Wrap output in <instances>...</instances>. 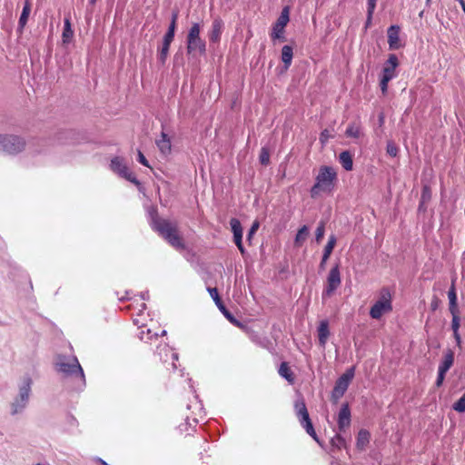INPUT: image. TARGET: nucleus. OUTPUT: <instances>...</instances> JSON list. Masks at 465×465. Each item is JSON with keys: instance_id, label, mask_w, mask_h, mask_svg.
I'll return each mask as SVG.
<instances>
[{"instance_id": "1", "label": "nucleus", "mask_w": 465, "mask_h": 465, "mask_svg": "<svg viewBox=\"0 0 465 465\" xmlns=\"http://www.w3.org/2000/svg\"><path fill=\"white\" fill-rule=\"evenodd\" d=\"M337 178L335 170L329 166H322L311 189V197L317 198L321 193H330Z\"/></svg>"}, {"instance_id": "2", "label": "nucleus", "mask_w": 465, "mask_h": 465, "mask_svg": "<svg viewBox=\"0 0 465 465\" xmlns=\"http://www.w3.org/2000/svg\"><path fill=\"white\" fill-rule=\"evenodd\" d=\"M155 228L173 247L184 249L183 238L176 224L167 220H159L155 222Z\"/></svg>"}, {"instance_id": "3", "label": "nucleus", "mask_w": 465, "mask_h": 465, "mask_svg": "<svg viewBox=\"0 0 465 465\" xmlns=\"http://www.w3.org/2000/svg\"><path fill=\"white\" fill-rule=\"evenodd\" d=\"M55 368L57 371L65 375H79L82 380H84L83 369L76 358H67L64 355H58L55 359Z\"/></svg>"}, {"instance_id": "4", "label": "nucleus", "mask_w": 465, "mask_h": 465, "mask_svg": "<svg viewBox=\"0 0 465 465\" xmlns=\"http://www.w3.org/2000/svg\"><path fill=\"white\" fill-rule=\"evenodd\" d=\"M391 309V294L389 290H382L379 300L371 309V316L374 319L381 318Z\"/></svg>"}, {"instance_id": "5", "label": "nucleus", "mask_w": 465, "mask_h": 465, "mask_svg": "<svg viewBox=\"0 0 465 465\" xmlns=\"http://www.w3.org/2000/svg\"><path fill=\"white\" fill-rule=\"evenodd\" d=\"M200 25L193 24L187 35V52L188 54L205 51V43L200 37Z\"/></svg>"}, {"instance_id": "6", "label": "nucleus", "mask_w": 465, "mask_h": 465, "mask_svg": "<svg viewBox=\"0 0 465 465\" xmlns=\"http://www.w3.org/2000/svg\"><path fill=\"white\" fill-rule=\"evenodd\" d=\"M32 381L30 378H24L19 385V393L15 401L12 404L14 413L19 412L27 403Z\"/></svg>"}, {"instance_id": "7", "label": "nucleus", "mask_w": 465, "mask_h": 465, "mask_svg": "<svg viewBox=\"0 0 465 465\" xmlns=\"http://www.w3.org/2000/svg\"><path fill=\"white\" fill-rule=\"evenodd\" d=\"M399 65V60L393 54L389 55L388 61L385 63L382 77L381 80V89L382 94L387 92L388 83L395 74V70Z\"/></svg>"}, {"instance_id": "8", "label": "nucleus", "mask_w": 465, "mask_h": 465, "mask_svg": "<svg viewBox=\"0 0 465 465\" xmlns=\"http://www.w3.org/2000/svg\"><path fill=\"white\" fill-rule=\"evenodd\" d=\"M341 282V280L339 264H336L330 270L328 273L324 295L327 297L332 296L335 290L340 286Z\"/></svg>"}, {"instance_id": "9", "label": "nucleus", "mask_w": 465, "mask_h": 465, "mask_svg": "<svg viewBox=\"0 0 465 465\" xmlns=\"http://www.w3.org/2000/svg\"><path fill=\"white\" fill-rule=\"evenodd\" d=\"M290 9L288 6L284 7L282 11L280 17L277 19L272 28V38L284 41V28L289 22Z\"/></svg>"}, {"instance_id": "10", "label": "nucleus", "mask_w": 465, "mask_h": 465, "mask_svg": "<svg viewBox=\"0 0 465 465\" xmlns=\"http://www.w3.org/2000/svg\"><path fill=\"white\" fill-rule=\"evenodd\" d=\"M354 375L353 370L347 371L344 374H342L340 379L337 381L336 385L332 391V398L337 401L339 400L347 390L351 381L352 380Z\"/></svg>"}, {"instance_id": "11", "label": "nucleus", "mask_w": 465, "mask_h": 465, "mask_svg": "<svg viewBox=\"0 0 465 465\" xmlns=\"http://www.w3.org/2000/svg\"><path fill=\"white\" fill-rule=\"evenodd\" d=\"M4 147L9 153H18L25 149L26 142L19 136H8L4 139Z\"/></svg>"}, {"instance_id": "12", "label": "nucleus", "mask_w": 465, "mask_h": 465, "mask_svg": "<svg viewBox=\"0 0 465 465\" xmlns=\"http://www.w3.org/2000/svg\"><path fill=\"white\" fill-rule=\"evenodd\" d=\"M296 408H297V411H298V414L299 416H301L302 418V422H303V426L304 428L306 429V431L308 432V434H310L312 437H313L314 439H316V434H315V430L312 427V424L309 419V413L307 411V409L305 407V404L303 402L302 403H298L296 405Z\"/></svg>"}, {"instance_id": "13", "label": "nucleus", "mask_w": 465, "mask_h": 465, "mask_svg": "<svg viewBox=\"0 0 465 465\" xmlns=\"http://www.w3.org/2000/svg\"><path fill=\"white\" fill-rule=\"evenodd\" d=\"M230 224L232 227V231L233 232V239L236 246L238 247L239 251L243 253L244 249L242 243V227L241 225V223L236 218H232L230 221Z\"/></svg>"}, {"instance_id": "14", "label": "nucleus", "mask_w": 465, "mask_h": 465, "mask_svg": "<svg viewBox=\"0 0 465 465\" xmlns=\"http://www.w3.org/2000/svg\"><path fill=\"white\" fill-rule=\"evenodd\" d=\"M388 43L390 49L397 50L401 47L400 43V27L398 25H391L387 32Z\"/></svg>"}, {"instance_id": "15", "label": "nucleus", "mask_w": 465, "mask_h": 465, "mask_svg": "<svg viewBox=\"0 0 465 465\" xmlns=\"http://www.w3.org/2000/svg\"><path fill=\"white\" fill-rule=\"evenodd\" d=\"M111 167L112 169L118 173L119 174L123 175L124 177L127 178L128 180H132V173L129 172L126 165L124 163V161L121 158H114L111 162Z\"/></svg>"}, {"instance_id": "16", "label": "nucleus", "mask_w": 465, "mask_h": 465, "mask_svg": "<svg viewBox=\"0 0 465 465\" xmlns=\"http://www.w3.org/2000/svg\"><path fill=\"white\" fill-rule=\"evenodd\" d=\"M156 144L160 150V152L163 155H169L172 152L171 140L168 135L164 133H162L161 138L157 140Z\"/></svg>"}, {"instance_id": "17", "label": "nucleus", "mask_w": 465, "mask_h": 465, "mask_svg": "<svg viewBox=\"0 0 465 465\" xmlns=\"http://www.w3.org/2000/svg\"><path fill=\"white\" fill-rule=\"evenodd\" d=\"M338 423L340 430H344L350 426L351 413L347 406H343L340 411Z\"/></svg>"}, {"instance_id": "18", "label": "nucleus", "mask_w": 465, "mask_h": 465, "mask_svg": "<svg viewBox=\"0 0 465 465\" xmlns=\"http://www.w3.org/2000/svg\"><path fill=\"white\" fill-rule=\"evenodd\" d=\"M448 296H449V300H450V311L453 317L452 320H458L459 312H458V308H457V303H456L457 296H456V292H455L454 283L451 284V287L449 291Z\"/></svg>"}, {"instance_id": "19", "label": "nucleus", "mask_w": 465, "mask_h": 465, "mask_svg": "<svg viewBox=\"0 0 465 465\" xmlns=\"http://www.w3.org/2000/svg\"><path fill=\"white\" fill-rule=\"evenodd\" d=\"M336 244V238L332 235L330 237L328 243L326 244L323 252V256L321 262V268H324L327 260L330 258Z\"/></svg>"}, {"instance_id": "20", "label": "nucleus", "mask_w": 465, "mask_h": 465, "mask_svg": "<svg viewBox=\"0 0 465 465\" xmlns=\"http://www.w3.org/2000/svg\"><path fill=\"white\" fill-rule=\"evenodd\" d=\"M293 56L292 47L290 45H284L282 49L281 58L284 64V70L286 71L292 64Z\"/></svg>"}, {"instance_id": "21", "label": "nucleus", "mask_w": 465, "mask_h": 465, "mask_svg": "<svg viewBox=\"0 0 465 465\" xmlns=\"http://www.w3.org/2000/svg\"><path fill=\"white\" fill-rule=\"evenodd\" d=\"M309 235V229L306 225L302 226L297 232L294 239V247L299 248L302 246Z\"/></svg>"}, {"instance_id": "22", "label": "nucleus", "mask_w": 465, "mask_h": 465, "mask_svg": "<svg viewBox=\"0 0 465 465\" xmlns=\"http://www.w3.org/2000/svg\"><path fill=\"white\" fill-rule=\"evenodd\" d=\"M370 433L365 430H361L357 437V448L361 450H364L370 442Z\"/></svg>"}, {"instance_id": "23", "label": "nucleus", "mask_w": 465, "mask_h": 465, "mask_svg": "<svg viewBox=\"0 0 465 465\" xmlns=\"http://www.w3.org/2000/svg\"><path fill=\"white\" fill-rule=\"evenodd\" d=\"M177 16H178L177 13H174L173 15L172 23L169 26V30H168L167 34L164 36L163 44H165V45H170L173 39Z\"/></svg>"}, {"instance_id": "24", "label": "nucleus", "mask_w": 465, "mask_h": 465, "mask_svg": "<svg viewBox=\"0 0 465 465\" xmlns=\"http://www.w3.org/2000/svg\"><path fill=\"white\" fill-rule=\"evenodd\" d=\"M73 36H74V31L72 30L71 23H70L69 19H65L64 20V31H63V35H62L63 44L64 45L69 44L72 41Z\"/></svg>"}, {"instance_id": "25", "label": "nucleus", "mask_w": 465, "mask_h": 465, "mask_svg": "<svg viewBox=\"0 0 465 465\" xmlns=\"http://www.w3.org/2000/svg\"><path fill=\"white\" fill-rule=\"evenodd\" d=\"M454 361V353L451 351H448L444 356V360L441 363V365L439 367V371L440 372H447L448 370L450 368Z\"/></svg>"}, {"instance_id": "26", "label": "nucleus", "mask_w": 465, "mask_h": 465, "mask_svg": "<svg viewBox=\"0 0 465 465\" xmlns=\"http://www.w3.org/2000/svg\"><path fill=\"white\" fill-rule=\"evenodd\" d=\"M208 290L211 297L215 301L218 307L223 312L225 317H227L229 320H233L229 312L222 304L217 290L215 288H209Z\"/></svg>"}, {"instance_id": "27", "label": "nucleus", "mask_w": 465, "mask_h": 465, "mask_svg": "<svg viewBox=\"0 0 465 465\" xmlns=\"http://www.w3.org/2000/svg\"><path fill=\"white\" fill-rule=\"evenodd\" d=\"M30 12H31V4H30L29 0H26L25 7L22 12V15L19 19L20 30H23V28L25 26V25L28 21L29 15H30Z\"/></svg>"}, {"instance_id": "28", "label": "nucleus", "mask_w": 465, "mask_h": 465, "mask_svg": "<svg viewBox=\"0 0 465 465\" xmlns=\"http://www.w3.org/2000/svg\"><path fill=\"white\" fill-rule=\"evenodd\" d=\"M329 327L325 322H322L318 329L319 342L322 346H324L329 337Z\"/></svg>"}, {"instance_id": "29", "label": "nucleus", "mask_w": 465, "mask_h": 465, "mask_svg": "<svg viewBox=\"0 0 465 465\" xmlns=\"http://www.w3.org/2000/svg\"><path fill=\"white\" fill-rule=\"evenodd\" d=\"M340 162L347 171H351L352 169L353 162L349 152L345 151L340 154Z\"/></svg>"}, {"instance_id": "30", "label": "nucleus", "mask_w": 465, "mask_h": 465, "mask_svg": "<svg viewBox=\"0 0 465 465\" xmlns=\"http://www.w3.org/2000/svg\"><path fill=\"white\" fill-rule=\"evenodd\" d=\"M279 373L282 377H284L288 381L292 382V381H293V374L291 371V370H290V368H289L287 363H285V362L282 363V365L280 367V370H279Z\"/></svg>"}, {"instance_id": "31", "label": "nucleus", "mask_w": 465, "mask_h": 465, "mask_svg": "<svg viewBox=\"0 0 465 465\" xmlns=\"http://www.w3.org/2000/svg\"><path fill=\"white\" fill-rule=\"evenodd\" d=\"M221 36V23L220 22H214L212 33L210 35V39L213 42H218L220 40Z\"/></svg>"}, {"instance_id": "32", "label": "nucleus", "mask_w": 465, "mask_h": 465, "mask_svg": "<svg viewBox=\"0 0 465 465\" xmlns=\"http://www.w3.org/2000/svg\"><path fill=\"white\" fill-rule=\"evenodd\" d=\"M260 163L263 165H267L270 163V153L268 149L262 148L260 153Z\"/></svg>"}, {"instance_id": "33", "label": "nucleus", "mask_w": 465, "mask_h": 465, "mask_svg": "<svg viewBox=\"0 0 465 465\" xmlns=\"http://www.w3.org/2000/svg\"><path fill=\"white\" fill-rule=\"evenodd\" d=\"M324 232H325V228H324V223H322L317 230H316V232H315V240L318 243L321 242L322 239L323 238L324 236Z\"/></svg>"}, {"instance_id": "34", "label": "nucleus", "mask_w": 465, "mask_h": 465, "mask_svg": "<svg viewBox=\"0 0 465 465\" xmlns=\"http://www.w3.org/2000/svg\"><path fill=\"white\" fill-rule=\"evenodd\" d=\"M453 409L459 412L465 411V394L453 405Z\"/></svg>"}, {"instance_id": "35", "label": "nucleus", "mask_w": 465, "mask_h": 465, "mask_svg": "<svg viewBox=\"0 0 465 465\" xmlns=\"http://www.w3.org/2000/svg\"><path fill=\"white\" fill-rule=\"evenodd\" d=\"M169 46L170 45H165V44H163V48H162V50L160 52L159 59H160L162 64H164V62H165V60L167 58Z\"/></svg>"}, {"instance_id": "36", "label": "nucleus", "mask_w": 465, "mask_h": 465, "mask_svg": "<svg viewBox=\"0 0 465 465\" xmlns=\"http://www.w3.org/2000/svg\"><path fill=\"white\" fill-rule=\"evenodd\" d=\"M260 223L258 221H254L248 233V241H251L253 234L258 231Z\"/></svg>"}, {"instance_id": "37", "label": "nucleus", "mask_w": 465, "mask_h": 465, "mask_svg": "<svg viewBox=\"0 0 465 465\" xmlns=\"http://www.w3.org/2000/svg\"><path fill=\"white\" fill-rule=\"evenodd\" d=\"M459 327H460L459 322H453V323H452V330H453V332H454V336H455L457 344L460 346V335L458 332Z\"/></svg>"}, {"instance_id": "38", "label": "nucleus", "mask_w": 465, "mask_h": 465, "mask_svg": "<svg viewBox=\"0 0 465 465\" xmlns=\"http://www.w3.org/2000/svg\"><path fill=\"white\" fill-rule=\"evenodd\" d=\"M387 153L392 157H395L398 153V148L392 143H389L387 145Z\"/></svg>"}, {"instance_id": "39", "label": "nucleus", "mask_w": 465, "mask_h": 465, "mask_svg": "<svg viewBox=\"0 0 465 465\" xmlns=\"http://www.w3.org/2000/svg\"><path fill=\"white\" fill-rule=\"evenodd\" d=\"M376 6V0H368L369 9V21H371V16Z\"/></svg>"}, {"instance_id": "40", "label": "nucleus", "mask_w": 465, "mask_h": 465, "mask_svg": "<svg viewBox=\"0 0 465 465\" xmlns=\"http://www.w3.org/2000/svg\"><path fill=\"white\" fill-rule=\"evenodd\" d=\"M360 134V131L358 128L350 127L346 131V135L349 137H358Z\"/></svg>"}, {"instance_id": "41", "label": "nucleus", "mask_w": 465, "mask_h": 465, "mask_svg": "<svg viewBox=\"0 0 465 465\" xmlns=\"http://www.w3.org/2000/svg\"><path fill=\"white\" fill-rule=\"evenodd\" d=\"M331 137V134L329 133L328 130H324L322 132L321 135H320V141L322 143H325L329 138Z\"/></svg>"}, {"instance_id": "42", "label": "nucleus", "mask_w": 465, "mask_h": 465, "mask_svg": "<svg viewBox=\"0 0 465 465\" xmlns=\"http://www.w3.org/2000/svg\"><path fill=\"white\" fill-rule=\"evenodd\" d=\"M138 158H139V162H140L142 164H143V165H145V166H148V167H149V164H148V162H147L146 158L144 157V155L143 154V153H142V152H140V151L138 152Z\"/></svg>"}, {"instance_id": "43", "label": "nucleus", "mask_w": 465, "mask_h": 465, "mask_svg": "<svg viewBox=\"0 0 465 465\" xmlns=\"http://www.w3.org/2000/svg\"><path fill=\"white\" fill-rule=\"evenodd\" d=\"M444 377H445V372H440V371H439V376H438V379H437V381H436V385L438 387H440L443 381H444Z\"/></svg>"}, {"instance_id": "44", "label": "nucleus", "mask_w": 465, "mask_h": 465, "mask_svg": "<svg viewBox=\"0 0 465 465\" xmlns=\"http://www.w3.org/2000/svg\"><path fill=\"white\" fill-rule=\"evenodd\" d=\"M96 0H90V4L94 5L95 4Z\"/></svg>"}, {"instance_id": "45", "label": "nucleus", "mask_w": 465, "mask_h": 465, "mask_svg": "<svg viewBox=\"0 0 465 465\" xmlns=\"http://www.w3.org/2000/svg\"><path fill=\"white\" fill-rule=\"evenodd\" d=\"M371 24V21H369V17L367 18L366 25L368 26Z\"/></svg>"}, {"instance_id": "46", "label": "nucleus", "mask_w": 465, "mask_h": 465, "mask_svg": "<svg viewBox=\"0 0 465 465\" xmlns=\"http://www.w3.org/2000/svg\"><path fill=\"white\" fill-rule=\"evenodd\" d=\"M463 0H459V2H462Z\"/></svg>"}]
</instances>
